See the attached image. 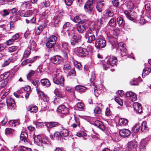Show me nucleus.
I'll list each match as a JSON object with an SVG mask.
<instances>
[{"instance_id":"obj_1","label":"nucleus","mask_w":151,"mask_h":151,"mask_svg":"<svg viewBox=\"0 0 151 151\" xmlns=\"http://www.w3.org/2000/svg\"><path fill=\"white\" fill-rule=\"evenodd\" d=\"M117 60V58L112 56H108V59L107 62H104L103 63L104 69L106 70L109 68V65L111 66L116 65Z\"/></svg>"},{"instance_id":"obj_2","label":"nucleus","mask_w":151,"mask_h":151,"mask_svg":"<svg viewBox=\"0 0 151 151\" xmlns=\"http://www.w3.org/2000/svg\"><path fill=\"white\" fill-rule=\"evenodd\" d=\"M32 83L36 88V90L37 93L38 94H39L40 97L45 102H47L46 96L45 94H44L43 92L40 90V88L38 87V84L40 83L39 81L37 80H34L32 81Z\"/></svg>"},{"instance_id":"obj_3","label":"nucleus","mask_w":151,"mask_h":151,"mask_svg":"<svg viewBox=\"0 0 151 151\" xmlns=\"http://www.w3.org/2000/svg\"><path fill=\"white\" fill-rule=\"evenodd\" d=\"M56 40L57 37L55 35L51 36L48 39V48L50 51L53 52L55 51L53 47L56 43Z\"/></svg>"},{"instance_id":"obj_4","label":"nucleus","mask_w":151,"mask_h":151,"mask_svg":"<svg viewBox=\"0 0 151 151\" xmlns=\"http://www.w3.org/2000/svg\"><path fill=\"white\" fill-rule=\"evenodd\" d=\"M95 2V0H88L84 6V9L86 12L90 14L93 11V4Z\"/></svg>"},{"instance_id":"obj_5","label":"nucleus","mask_w":151,"mask_h":151,"mask_svg":"<svg viewBox=\"0 0 151 151\" xmlns=\"http://www.w3.org/2000/svg\"><path fill=\"white\" fill-rule=\"evenodd\" d=\"M54 82L58 85L60 84L63 86L64 82V78L63 76L58 73L56 74L55 77L53 78Z\"/></svg>"},{"instance_id":"obj_6","label":"nucleus","mask_w":151,"mask_h":151,"mask_svg":"<svg viewBox=\"0 0 151 151\" xmlns=\"http://www.w3.org/2000/svg\"><path fill=\"white\" fill-rule=\"evenodd\" d=\"M91 78L90 79V82L92 85L94 87V92L96 96H98L100 93V91L99 90V86L98 85H96L95 84L92 82L95 80L96 76L94 72H92L91 75Z\"/></svg>"},{"instance_id":"obj_7","label":"nucleus","mask_w":151,"mask_h":151,"mask_svg":"<svg viewBox=\"0 0 151 151\" xmlns=\"http://www.w3.org/2000/svg\"><path fill=\"white\" fill-rule=\"evenodd\" d=\"M119 29L117 28L115 29L110 30L109 32L107 31V37L109 39L111 38L112 37L115 38H117L120 32Z\"/></svg>"},{"instance_id":"obj_8","label":"nucleus","mask_w":151,"mask_h":151,"mask_svg":"<svg viewBox=\"0 0 151 151\" xmlns=\"http://www.w3.org/2000/svg\"><path fill=\"white\" fill-rule=\"evenodd\" d=\"M106 45V42L103 37L99 38L96 40L95 42V47L98 49H101L105 47Z\"/></svg>"},{"instance_id":"obj_9","label":"nucleus","mask_w":151,"mask_h":151,"mask_svg":"<svg viewBox=\"0 0 151 151\" xmlns=\"http://www.w3.org/2000/svg\"><path fill=\"white\" fill-rule=\"evenodd\" d=\"M81 35H74L71 38L70 43L71 45H75L81 42Z\"/></svg>"},{"instance_id":"obj_10","label":"nucleus","mask_w":151,"mask_h":151,"mask_svg":"<svg viewBox=\"0 0 151 151\" xmlns=\"http://www.w3.org/2000/svg\"><path fill=\"white\" fill-rule=\"evenodd\" d=\"M6 102L8 106L12 109H14L16 107L14 100L11 96L8 97L6 99Z\"/></svg>"},{"instance_id":"obj_11","label":"nucleus","mask_w":151,"mask_h":151,"mask_svg":"<svg viewBox=\"0 0 151 151\" xmlns=\"http://www.w3.org/2000/svg\"><path fill=\"white\" fill-rule=\"evenodd\" d=\"M76 51L81 57H86L88 54L89 52L87 49L81 47L78 48Z\"/></svg>"},{"instance_id":"obj_12","label":"nucleus","mask_w":151,"mask_h":151,"mask_svg":"<svg viewBox=\"0 0 151 151\" xmlns=\"http://www.w3.org/2000/svg\"><path fill=\"white\" fill-rule=\"evenodd\" d=\"M63 58L60 56L56 55L51 58L50 61L52 63L55 64H59L63 61Z\"/></svg>"},{"instance_id":"obj_13","label":"nucleus","mask_w":151,"mask_h":151,"mask_svg":"<svg viewBox=\"0 0 151 151\" xmlns=\"http://www.w3.org/2000/svg\"><path fill=\"white\" fill-rule=\"evenodd\" d=\"M85 21L83 20L78 24L77 29L79 32L82 33L86 31V27L85 26Z\"/></svg>"},{"instance_id":"obj_14","label":"nucleus","mask_w":151,"mask_h":151,"mask_svg":"<svg viewBox=\"0 0 151 151\" xmlns=\"http://www.w3.org/2000/svg\"><path fill=\"white\" fill-rule=\"evenodd\" d=\"M137 143L135 141H130L128 142L127 147V150L129 151H135L136 148L137 147Z\"/></svg>"},{"instance_id":"obj_15","label":"nucleus","mask_w":151,"mask_h":151,"mask_svg":"<svg viewBox=\"0 0 151 151\" xmlns=\"http://www.w3.org/2000/svg\"><path fill=\"white\" fill-rule=\"evenodd\" d=\"M57 111L64 114H67L69 111V109L63 105L59 106L57 108Z\"/></svg>"},{"instance_id":"obj_16","label":"nucleus","mask_w":151,"mask_h":151,"mask_svg":"<svg viewBox=\"0 0 151 151\" xmlns=\"http://www.w3.org/2000/svg\"><path fill=\"white\" fill-rule=\"evenodd\" d=\"M18 13L20 16L25 17H29L33 14L34 11L32 10L24 12V10H21L18 11Z\"/></svg>"},{"instance_id":"obj_17","label":"nucleus","mask_w":151,"mask_h":151,"mask_svg":"<svg viewBox=\"0 0 151 151\" xmlns=\"http://www.w3.org/2000/svg\"><path fill=\"white\" fill-rule=\"evenodd\" d=\"M119 133L121 136L123 137H126L130 135L131 132L128 129H124L120 130Z\"/></svg>"},{"instance_id":"obj_18","label":"nucleus","mask_w":151,"mask_h":151,"mask_svg":"<svg viewBox=\"0 0 151 151\" xmlns=\"http://www.w3.org/2000/svg\"><path fill=\"white\" fill-rule=\"evenodd\" d=\"M63 14L62 12H59L57 15L55 17L54 23L55 26H57L59 23L62 20L63 18Z\"/></svg>"},{"instance_id":"obj_19","label":"nucleus","mask_w":151,"mask_h":151,"mask_svg":"<svg viewBox=\"0 0 151 151\" xmlns=\"http://www.w3.org/2000/svg\"><path fill=\"white\" fill-rule=\"evenodd\" d=\"M115 9L113 6H110L109 9L106 11V14L108 17H111L114 15Z\"/></svg>"},{"instance_id":"obj_20","label":"nucleus","mask_w":151,"mask_h":151,"mask_svg":"<svg viewBox=\"0 0 151 151\" xmlns=\"http://www.w3.org/2000/svg\"><path fill=\"white\" fill-rule=\"evenodd\" d=\"M133 106L134 108V109L137 113L139 114L142 112V107L140 104L135 102L133 103Z\"/></svg>"},{"instance_id":"obj_21","label":"nucleus","mask_w":151,"mask_h":151,"mask_svg":"<svg viewBox=\"0 0 151 151\" xmlns=\"http://www.w3.org/2000/svg\"><path fill=\"white\" fill-rule=\"evenodd\" d=\"M30 148L25 147L24 146H19L18 147H16L14 148L13 151H31Z\"/></svg>"},{"instance_id":"obj_22","label":"nucleus","mask_w":151,"mask_h":151,"mask_svg":"<svg viewBox=\"0 0 151 151\" xmlns=\"http://www.w3.org/2000/svg\"><path fill=\"white\" fill-rule=\"evenodd\" d=\"M93 125L103 131L105 129V126L103 122L99 120H97L95 121L93 123Z\"/></svg>"},{"instance_id":"obj_23","label":"nucleus","mask_w":151,"mask_h":151,"mask_svg":"<svg viewBox=\"0 0 151 151\" xmlns=\"http://www.w3.org/2000/svg\"><path fill=\"white\" fill-rule=\"evenodd\" d=\"M126 96L127 97H129L130 99L132 101H135L137 99L136 94L132 91L127 92L126 93Z\"/></svg>"},{"instance_id":"obj_24","label":"nucleus","mask_w":151,"mask_h":151,"mask_svg":"<svg viewBox=\"0 0 151 151\" xmlns=\"http://www.w3.org/2000/svg\"><path fill=\"white\" fill-rule=\"evenodd\" d=\"M27 110L31 113H36L38 111V107L35 105L31 104L27 107Z\"/></svg>"},{"instance_id":"obj_25","label":"nucleus","mask_w":151,"mask_h":151,"mask_svg":"<svg viewBox=\"0 0 151 151\" xmlns=\"http://www.w3.org/2000/svg\"><path fill=\"white\" fill-rule=\"evenodd\" d=\"M117 45H116V47H117V46H118V47L120 49V50H121V51H122V50H123L124 53H122L121 55L122 56H125L126 55V52H127V50L124 47V43L122 42H120L119 43L117 42Z\"/></svg>"},{"instance_id":"obj_26","label":"nucleus","mask_w":151,"mask_h":151,"mask_svg":"<svg viewBox=\"0 0 151 151\" xmlns=\"http://www.w3.org/2000/svg\"><path fill=\"white\" fill-rule=\"evenodd\" d=\"M96 30L93 28H90L87 30L85 34V37L86 38H88L89 37L92 36V35H94V34L96 32Z\"/></svg>"},{"instance_id":"obj_27","label":"nucleus","mask_w":151,"mask_h":151,"mask_svg":"<svg viewBox=\"0 0 151 151\" xmlns=\"http://www.w3.org/2000/svg\"><path fill=\"white\" fill-rule=\"evenodd\" d=\"M59 129L60 131V132L62 136L64 137H67L68 136V131L67 129L64 128L62 125H60Z\"/></svg>"},{"instance_id":"obj_28","label":"nucleus","mask_w":151,"mask_h":151,"mask_svg":"<svg viewBox=\"0 0 151 151\" xmlns=\"http://www.w3.org/2000/svg\"><path fill=\"white\" fill-rule=\"evenodd\" d=\"M47 26L46 24H42L38 27L35 30V33L37 35H39L43 29Z\"/></svg>"},{"instance_id":"obj_29","label":"nucleus","mask_w":151,"mask_h":151,"mask_svg":"<svg viewBox=\"0 0 151 151\" xmlns=\"http://www.w3.org/2000/svg\"><path fill=\"white\" fill-rule=\"evenodd\" d=\"M31 6V4L29 1H24L21 3L20 9H24L27 8H29Z\"/></svg>"},{"instance_id":"obj_30","label":"nucleus","mask_w":151,"mask_h":151,"mask_svg":"<svg viewBox=\"0 0 151 151\" xmlns=\"http://www.w3.org/2000/svg\"><path fill=\"white\" fill-rule=\"evenodd\" d=\"M117 21L119 25L122 27H124L125 25V22L123 19L121 17H119L117 19Z\"/></svg>"},{"instance_id":"obj_31","label":"nucleus","mask_w":151,"mask_h":151,"mask_svg":"<svg viewBox=\"0 0 151 151\" xmlns=\"http://www.w3.org/2000/svg\"><path fill=\"white\" fill-rule=\"evenodd\" d=\"M104 6V3L101 2H98L96 5V8L98 11L101 12H102Z\"/></svg>"},{"instance_id":"obj_32","label":"nucleus","mask_w":151,"mask_h":151,"mask_svg":"<svg viewBox=\"0 0 151 151\" xmlns=\"http://www.w3.org/2000/svg\"><path fill=\"white\" fill-rule=\"evenodd\" d=\"M124 13L127 17L129 20H133L135 19V17H133L132 14L131 12L129 11L125 10L124 12Z\"/></svg>"},{"instance_id":"obj_33","label":"nucleus","mask_w":151,"mask_h":151,"mask_svg":"<svg viewBox=\"0 0 151 151\" xmlns=\"http://www.w3.org/2000/svg\"><path fill=\"white\" fill-rule=\"evenodd\" d=\"M60 125H61L59 123L57 122H48V128H51L58 126L59 128Z\"/></svg>"},{"instance_id":"obj_34","label":"nucleus","mask_w":151,"mask_h":151,"mask_svg":"<svg viewBox=\"0 0 151 151\" xmlns=\"http://www.w3.org/2000/svg\"><path fill=\"white\" fill-rule=\"evenodd\" d=\"M27 137L28 135L26 132H24L21 133L20 137L21 140L25 142L27 141Z\"/></svg>"},{"instance_id":"obj_35","label":"nucleus","mask_w":151,"mask_h":151,"mask_svg":"<svg viewBox=\"0 0 151 151\" xmlns=\"http://www.w3.org/2000/svg\"><path fill=\"white\" fill-rule=\"evenodd\" d=\"M41 137L40 135H37L34 137V142L36 145L40 146L41 145Z\"/></svg>"},{"instance_id":"obj_36","label":"nucleus","mask_w":151,"mask_h":151,"mask_svg":"<svg viewBox=\"0 0 151 151\" xmlns=\"http://www.w3.org/2000/svg\"><path fill=\"white\" fill-rule=\"evenodd\" d=\"M108 24L112 27H114L116 25V19L112 18L109 21Z\"/></svg>"},{"instance_id":"obj_37","label":"nucleus","mask_w":151,"mask_h":151,"mask_svg":"<svg viewBox=\"0 0 151 151\" xmlns=\"http://www.w3.org/2000/svg\"><path fill=\"white\" fill-rule=\"evenodd\" d=\"M141 130L142 132H146L148 129L147 125V122L144 121L142 123L141 126Z\"/></svg>"},{"instance_id":"obj_38","label":"nucleus","mask_w":151,"mask_h":151,"mask_svg":"<svg viewBox=\"0 0 151 151\" xmlns=\"http://www.w3.org/2000/svg\"><path fill=\"white\" fill-rule=\"evenodd\" d=\"M75 89L77 91L80 93H82L84 92L87 88L86 87L84 86H76Z\"/></svg>"},{"instance_id":"obj_39","label":"nucleus","mask_w":151,"mask_h":151,"mask_svg":"<svg viewBox=\"0 0 151 151\" xmlns=\"http://www.w3.org/2000/svg\"><path fill=\"white\" fill-rule=\"evenodd\" d=\"M37 44L36 42L33 40L30 41L29 44V47L30 50H34L36 47Z\"/></svg>"},{"instance_id":"obj_40","label":"nucleus","mask_w":151,"mask_h":151,"mask_svg":"<svg viewBox=\"0 0 151 151\" xmlns=\"http://www.w3.org/2000/svg\"><path fill=\"white\" fill-rule=\"evenodd\" d=\"M128 123L127 119L123 118H120L119 119V124L121 125H126Z\"/></svg>"},{"instance_id":"obj_41","label":"nucleus","mask_w":151,"mask_h":151,"mask_svg":"<svg viewBox=\"0 0 151 151\" xmlns=\"http://www.w3.org/2000/svg\"><path fill=\"white\" fill-rule=\"evenodd\" d=\"M66 31L67 35L69 38L71 37H72L73 36L75 35V31L73 29H67Z\"/></svg>"},{"instance_id":"obj_42","label":"nucleus","mask_w":151,"mask_h":151,"mask_svg":"<svg viewBox=\"0 0 151 151\" xmlns=\"http://www.w3.org/2000/svg\"><path fill=\"white\" fill-rule=\"evenodd\" d=\"M54 92L57 96L60 98H63L65 96V95L61 91H59L57 89L55 90Z\"/></svg>"},{"instance_id":"obj_43","label":"nucleus","mask_w":151,"mask_h":151,"mask_svg":"<svg viewBox=\"0 0 151 151\" xmlns=\"http://www.w3.org/2000/svg\"><path fill=\"white\" fill-rule=\"evenodd\" d=\"M72 27V24L69 22H66L63 26V29L64 30H67L71 29Z\"/></svg>"},{"instance_id":"obj_44","label":"nucleus","mask_w":151,"mask_h":151,"mask_svg":"<svg viewBox=\"0 0 151 151\" xmlns=\"http://www.w3.org/2000/svg\"><path fill=\"white\" fill-rule=\"evenodd\" d=\"M47 142V137L46 135H43L41 139V145H46Z\"/></svg>"},{"instance_id":"obj_45","label":"nucleus","mask_w":151,"mask_h":151,"mask_svg":"<svg viewBox=\"0 0 151 151\" xmlns=\"http://www.w3.org/2000/svg\"><path fill=\"white\" fill-rule=\"evenodd\" d=\"M5 132L6 134H12L15 132V130L11 128H7L5 130Z\"/></svg>"},{"instance_id":"obj_46","label":"nucleus","mask_w":151,"mask_h":151,"mask_svg":"<svg viewBox=\"0 0 151 151\" xmlns=\"http://www.w3.org/2000/svg\"><path fill=\"white\" fill-rule=\"evenodd\" d=\"M151 71V69L148 67L145 68L143 70L142 76L148 75Z\"/></svg>"},{"instance_id":"obj_47","label":"nucleus","mask_w":151,"mask_h":151,"mask_svg":"<svg viewBox=\"0 0 151 151\" xmlns=\"http://www.w3.org/2000/svg\"><path fill=\"white\" fill-rule=\"evenodd\" d=\"M140 126L138 124H136L132 128V130L134 133H137L139 130Z\"/></svg>"},{"instance_id":"obj_48","label":"nucleus","mask_w":151,"mask_h":151,"mask_svg":"<svg viewBox=\"0 0 151 151\" xmlns=\"http://www.w3.org/2000/svg\"><path fill=\"white\" fill-rule=\"evenodd\" d=\"M30 49L29 48H27L24 53L23 57L24 58H27L30 53Z\"/></svg>"},{"instance_id":"obj_49","label":"nucleus","mask_w":151,"mask_h":151,"mask_svg":"<svg viewBox=\"0 0 151 151\" xmlns=\"http://www.w3.org/2000/svg\"><path fill=\"white\" fill-rule=\"evenodd\" d=\"M75 121L76 123H73L72 124V127L73 128H76L77 127V125H78L79 127H80V124L79 119L76 117H75Z\"/></svg>"},{"instance_id":"obj_50","label":"nucleus","mask_w":151,"mask_h":151,"mask_svg":"<svg viewBox=\"0 0 151 151\" xmlns=\"http://www.w3.org/2000/svg\"><path fill=\"white\" fill-rule=\"evenodd\" d=\"M127 9H132L134 8V4L132 1H128L126 4Z\"/></svg>"},{"instance_id":"obj_51","label":"nucleus","mask_w":151,"mask_h":151,"mask_svg":"<svg viewBox=\"0 0 151 151\" xmlns=\"http://www.w3.org/2000/svg\"><path fill=\"white\" fill-rule=\"evenodd\" d=\"M76 106L79 109V110H83L84 107V104L83 103L81 102L78 103L76 104Z\"/></svg>"},{"instance_id":"obj_52","label":"nucleus","mask_w":151,"mask_h":151,"mask_svg":"<svg viewBox=\"0 0 151 151\" xmlns=\"http://www.w3.org/2000/svg\"><path fill=\"white\" fill-rule=\"evenodd\" d=\"M10 74L9 72H7L1 74V77H2L3 79H6L9 76Z\"/></svg>"},{"instance_id":"obj_53","label":"nucleus","mask_w":151,"mask_h":151,"mask_svg":"<svg viewBox=\"0 0 151 151\" xmlns=\"http://www.w3.org/2000/svg\"><path fill=\"white\" fill-rule=\"evenodd\" d=\"M112 138L114 141L118 142L120 140V138L118 134H114L112 136Z\"/></svg>"},{"instance_id":"obj_54","label":"nucleus","mask_w":151,"mask_h":151,"mask_svg":"<svg viewBox=\"0 0 151 151\" xmlns=\"http://www.w3.org/2000/svg\"><path fill=\"white\" fill-rule=\"evenodd\" d=\"M18 49V47L17 46H13L9 47L8 48V51L9 52H13Z\"/></svg>"},{"instance_id":"obj_55","label":"nucleus","mask_w":151,"mask_h":151,"mask_svg":"<svg viewBox=\"0 0 151 151\" xmlns=\"http://www.w3.org/2000/svg\"><path fill=\"white\" fill-rule=\"evenodd\" d=\"M112 3L113 5V6L115 8H117L118 7L119 5V1L118 0H114L112 1Z\"/></svg>"},{"instance_id":"obj_56","label":"nucleus","mask_w":151,"mask_h":151,"mask_svg":"<svg viewBox=\"0 0 151 151\" xmlns=\"http://www.w3.org/2000/svg\"><path fill=\"white\" fill-rule=\"evenodd\" d=\"M54 136L58 139H60L62 137V135L61 134L60 132H56L54 134Z\"/></svg>"},{"instance_id":"obj_57","label":"nucleus","mask_w":151,"mask_h":151,"mask_svg":"<svg viewBox=\"0 0 151 151\" xmlns=\"http://www.w3.org/2000/svg\"><path fill=\"white\" fill-rule=\"evenodd\" d=\"M112 113L109 108H107L106 110L105 115L107 116H111Z\"/></svg>"},{"instance_id":"obj_58","label":"nucleus","mask_w":151,"mask_h":151,"mask_svg":"<svg viewBox=\"0 0 151 151\" xmlns=\"http://www.w3.org/2000/svg\"><path fill=\"white\" fill-rule=\"evenodd\" d=\"M94 112L97 114H100L101 112V109L99 107H96L94 110Z\"/></svg>"},{"instance_id":"obj_59","label":"nucleus","mask_w":151,"mask_h":151,"mask_svg":"<svg viewBox=\"0 0 151 151\" xmlns=\"http://www.w3.org/2000/svg\"><path fill=\"white\" fill-rule=\"evenodd\" d=\"M88 39L87 42L89 43H91L95 40L96 38L94 35H93L92 36L89 37Z\"/></svg>"},{"instance_id":"obj_60","label":"nucleus","mask_w":151,"mask_h":151,"mask_svg":"<svg viewBox=\"0 0 151 151\" xmlns=\"http://www.w3.org/2000/svg\"><path fill=\"white\" fill-rule=\"evenodd\" d=\"M76 72L74 69H73L70 71L68 74L69 76H76Z\"/></svg>"},{"instance_id":"obj_61","label":"nucleus","mask_w":151,"mask_h":151,"mask_svg":"<svg viewBox=\"0 0 151 151\" xmlns=\"http://www.w3.org/2000/svg\"><path fill=\"white\" fill-rule=\"evenodd\" d=\"M35 71L33 70H31L27 76V78L28 80L31 79V77L35 73Z\"/></svg>"},{"instance_id":"obj_62","label":"nucleus","mask_w":151,"mask_h":151,"mask_svg":"<svg viewBox=\"0 0 151 151\" xmlns=\"http://www.w3.org/2000/svg\"><path fill=\"white\" fill-rule=\"evenodd\" d=\"M77 135L79 137H86L87 134L84 132H80L78 133Z\"/></svg>"},{"instance_id":"obj_63","label":"nucleus","mask_w":151,"mask_h":151,"mask_svg":"<svg viewBox=\"0 0 151 151\" xmlns=\"http://www.w3.org/2000/svg\"><path fill=\"white\" fill-rule=\"evenodd\" d=\"M73 21L76 23H78L80 22H81V19L80 17L78 16H76L73 19Z\"/></svg>"},{"instance_id":"obj_64","label":"nucleus","mask_w":151,"mask_h":151,"mask_svg":"<svg viewBox=\"0 0 151 151\" xmlns=\"http://www.w3.org/2000/svg\"><path fill=\"white\" fill-rule=\"evenodd\" d=\"M130 84L131 85H138V83L137 79L135 78H133L132 81L130 82Z\"/></svg>"}]
</instances>
